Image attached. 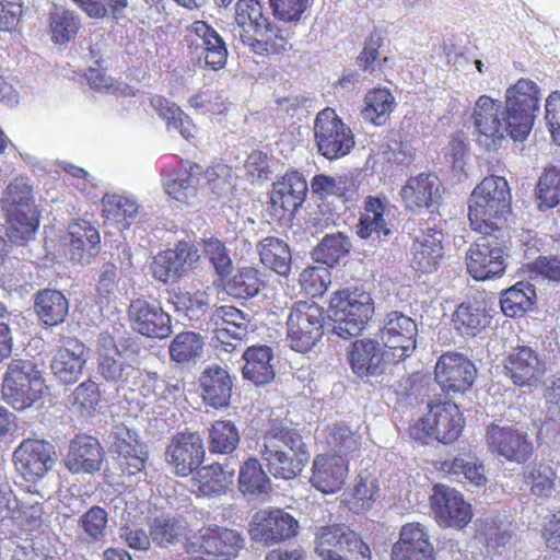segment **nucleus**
I'll list each match as a JSON object with an SVG mask.
<instances>
[{
  "label": "nucleus",
  "instance_id": "f257e3e1",
  "mask_svg": "<svg viewBox=\"0 0 560 560\" xmlns=\"http://www.w3.org/2000/svg\"><path fill=\"white\" fill-rule=\"evenodd\" d=\"M511 212V192L504 177H486L472 190L468 201L470 225L478 232L505 230Z\"/></svg>",
  "mask_w": 560,
  "mask_h": 560
},
{
  "label": "nucleus",
  "instance_id": "f03ea898",
  "mask_svg": "<svg viewBox=\"0 0 560 560\" xmlns=\"http://www.w3.org/2000/svg\"><path fill=\"white\" fill-rule=\"evenodd\" d=\"M269 472L275 478H295L308 460L301 435L294 430H282L265 438L260 450Z\"/></svg>",
  "mask_w": 560,
  "mask_h": 560
},
{
  "label": "nucleus",
  "instance_id": "7ed1b4c3",
  "mask_svg": "<svg viewBox=\"0 0 560 560\" xmlns=\"http://www.w3.org/2000/svg\"><path fill=\"white\" fill-rule=\"evenodd\" d=\"M1 202L7 213V236L11 242L23 245L34 236L39 225L27 180L18 177L11 182Z\"/></svg>",
  "mask_w": 560,
  "mask_h": 560
},
{
  "label": "nucleus",
  "instance_id": "20e7f679",
  "mask_svg": "<svg viewBox=\"0 0 560 560\" xmlns=\"http://www.w3.org/2000/svg\"><path fill=\"white\" fill-rule=\"evenodd\" d=\"M466 254L469 275L487 280L503 275L509 258V238L505 230L482 231Z\"/></svg>",
  "mask_w": 560,
  "mask_h": 560
},
{
  "label": "nucleus",
  "instance_id": "39448f33",
  "mask_svg": "<svg viewBox=\"0 0 560 560\" xmlns=\"http://www.w3.org/2000/svg\"><path fill=\"white\" fill-rule=\"evenodd\" d=\"M45 389L42 372L30 360H12L3 377V398L16 410L38 400Z\"/></svg>",
  "mask_w": 560,
  "mask_h": 560
},
{
  "label": "nucleus",
  "instance_id": "423d86ee",
  "mask_svg": "<svg viewBox=\"0 0 560 560\" xmlns=\"http://www.w3.org/2000/svg\"><path fill=\"white\" fill-rule=\"evenodd\" d=\"M539 88L529 79H518L505 91L504 110L512 127V139L523 141L529 135L539 110Z\"/></svg>",
  "mask_w": 560,
  "mask_h": 560
},
{
  "label": "nucleus",
  "instance_id": "0eeeda50",
  "mask_svg": "<svg viewBox=\"0 0 560 560\" xmlns=\"http://www.w3.org/2000/svg\"><path fill=\"white\" fill-rule=\"evenodd\" d=\"M428 407V413L411 428L410 435L423 443L425 439H434L444 444L454 442L464 427L458 406L445 401Z\"/></svg>",
  "mask_w": 560,
  "mask_h": 560
},
{
  "label": "nucleus",
  "instance_id": "6e6552de",
  "mask_svg": "<svg viewBox=\"0 0 560 560\" xmlns=\"http://www.w3.org/2000/svg\"><path fill=\"white\" fill-rule=\"evenodd\" d=\"M472 120L478 133L477 141L486 150H498L505 136L512 138L509 115L503 109V102L488 95H481L476 101Z\"/></svg>",
  "mask_w": 560,
  "mask_h": 560
},
{
  "label": "nucleus",
  "instance_id": "1a4fd4ad",
  "mask_svg": "<svg viewBox=\"0 0 560 560\" xmlns=\"http://www.w3.org/2000/svg\"><path fill=\"white\" fill-rule=\"evenodd\" d=\"M323 308L313 301L293 304L287 319V339L298 352L312 349L323 335Z\"/></svg>",
  "mask_w": 560,
  "mask_h": 560
},
{
  "label": "nucleus",
  "instance_id": "9d476101",
  "mask_svg": "<svg viewBox=\"0 0 560 560\" xmlns=\"http://www.w3.org/2000/svg\"><path fill=\"white\" fill-rule=\"evenodd\" d=\"M96 354L97 371L106 382L131 385L141 375L133 359L126 350H120L114 337L107 332L98 336Z\"/></svg>",
  "mask_w": 560,
  "mask_h": 560
},
{
  "label": "nucleus",
  "instance_id": "9b49d317",
  "mask_svg": "<svg viewBox=\"0 0 560 560\" xmlns=\"http://www.w3.org/2000/svg\"><path fill=\"white\" fill-rule=\"evenodd\" d=\"M13 463L18 472L36 486L56 463L55 446L44 440L25 439L15 448Z\"/></svg>",
  "mask_w": 560,
  "mask_h": 560
},
{
  "label": "nucleus",
  "instance_id": "f8f14e48",
  "mask_svg": "<svg viewBox=\"0 0 560 560\" xmlns=\"http://www.w3.org/2000/svg\"><path fill=\"white\" fill-rule=\"evenodd\" d=\"M486 440L491 453L512 463L524 464L534 452L527 431L521 428L491 423L487 428Z\"/></svg>",
  "mask_w": 560,
  "mask_h": 560
},
{
  "label": "nucleus",
  "instance_id": "ddd939ff",
  "mask_svg": "<svg viewBox=\"0 0 560 560\" xmlns=\"http://www.w3.org/2000/svg\"><path fill=\"white\" fill-rule=\"evenodd\" d=\"M248 322V315L232 305L217 307L208 324L213 340L218 342L215 347L221 346L223 351L233 352L246 336Z\"/></svg>",
  "mask_w": 560,
  "mask_h": 560
},
{
  "label": "nucleus",
  "instance_id": "4468645a",
  "mask_svg": "<svg viewBox=\"0 0 560 560\" xmlns=\"http://www.w3.org/2000/svg\"><path fill=\"white\" fill-rule=\"evenodd\" d=\"M298 520L282 509L260 510L256 512L249 524L252 539L273 544L291 538L298 534Z\"/></svg>",
  "mask_w": 560,
  "mask_h": 560
},
{
  "label": "nucleus",
  "instance_id": "2eb2a0df",
  "mask_svg": "<svg viewBox=\"0 0 560 560\" xmlns=\"http://www.w3.org/2000/svg\"><path fill=\"white\" fill-rule=\"evenodd\" d=\"M314 136L318 152L332 160L349 152L345 124L336 112L329 107L320 110L315 119Z\"/></svg>",
  "mask_w": 560,
  "mask_h": 560
},
{
  "label": "nucleus",
  "instance_id": "dca6fc26",
  "mask_svg": "<svg viewBox=\"0 0 560 560\" xmlns=\"http://www.w3.org/2000/svg\"><path fill=\"white\" fill-rule=\"evenodd\" d=\"M477 369L465 355L457 352L442 354L434 370L436 383L444 392L464 393L475 381Z\"/></svg>",
  "mask_w": 560,
  "mask_h": 560
},
{
  "label": "nucleus",
  "instance_id": "f3484780",
  "mask_svg": "<svg viewBox=\"0 0 560 560\" xmlns=\"http://www.w3.org/2000/svg\"><path fill=\"white\" fill-rule=\"evenodd\" d=\"M185 38L205 65L217 70L222 68L228 59L225 42L218 32L203 21H195L186 30Z\"/></svg>",
  "mask_w": 560,
  "mask_h": 560
},
{
  "label": "nucleus",
  "instance_id": "a211bd4d",
  "mask_svg": "<svg viewBox=\"0 0 560 560\" xmlns=\"http://www.w3.org/2000/svg\"><path fill=\"white\" fill-rule=\"evenodd\" d=\"M431 500L435 518L440 525L460 529L471 521L470 504L454 488L435 485Z\"/></svg>",
  "mask_w": 560,
  "mask_h": 560
},
{
  "label": "nucleus",
  "instance_id": "6ab92c4d",
  "mask_svg": "<svg viewBox=\"0 0 560 560\" xmlns=\"http://www.w3.org/2000/svg\"><path fill=\"white\" fill-rule=\"evenodd\" d=\"M110 452L118 455V464L122 474L133 476L144 468L147 451L139 443L136 432L124 423L114 424L108 435Z\"/></svg>",
  "mask_w": 560,
  "mask_h": 560
},
{
  "label": "nucleus",
  "instance_id": "aec40b11",
  "mask_svg": "<svg viewBox=\"0 0 560 560\" xmlns=\"http://www.w3.org/2000/svg\"><path fill=\"white\" fill-rule=\"evenodd\" d=\"M131 328L150 338H166L172 332L171 316L156 302L136 299L129 306Z\"/></svg>",
  "mask_w": 560,
  "mask_h": 560
},
{
  "label": "nucleus",
  "instance_id": "412c9836",
  "mask_svg": "<svg viewBox=\"0 0 560 560\" xmlns=\"http://www.w3.org/2000/svg\"><path fill=\"white\" fill-rule=\"evenodd\" d=\"M203 456L202 439L194 432L176 434L165 453L167 464L182 477L192 474L201 464Z\"/></svg>",
  "mask_w": 560,
  "mask_h": 560
},
{
  "label": "nucleus",
  "instance_id": "4be33fe9",
  "mask_svg": "<svg viewBox=\"0 0 560 560\" xmlns=\"http://www.w3.org/2000/svg\"><path fill=\"white\" fill-rule=\"evenodd\" d=\"M417 324L401 312L387 314L381 329V338L384 345L393 350V355L398 359L410 357L416 348Z\"/></svg>",
  "mask_w": 560,
  "mask_h": 560
},
{
  "label": "nucleus",
  "instance_id": "5701e85b",
  "mask_svg": "<svg viewBox=\"0 0 560 560\" xmlns=\"http://www.w3.org/2000/svg\"><path fill=\"white\" fill-rule=\"evenodd\" d=\"M90 359L89 349L78 339H68L54 353L50 370L63 384H74Z\"/></svg>",
  "mask_w": 560,
  "mask_h": 560
},
{
  "label": "nucleus",
  "instance_id": "b1692460",
  "mask_svg": "<svg viewBox=\"0 0 560 560\" xmlns=\"http://www.w3.org/2000/svg\"><path fill=\"white\" fill-rule=\"evenodd\" d=\"M200 258L195 245L180 242L174 249L158 254L152 262L153 277L166 283L182 277Z\"/></svg>",
  "mask_w": 560,
  "mask_h": 560
},
{
  "label": "nucleus",
  "instance_id": "393cba45",
  "mask_svg": "<svg viewBox=\"0 0 560 560\" xmlns=\"http://www.w3.org/2000/svg\"><path fill=\"white\" fill-rule=\"evenodd\" d=\"M443 232L428 228L417 235L409 252L411 268L421 273H431L438 269L443 258Z\"/></svg>",
  "mask_w": 560,
  "mask_h": 560
},
{
  "label": "nucleus",
  "instance_id": "a878e982",
  "mask_svg": "<svg viewBox=\"0 0 560 560\" xmlns=\"http://www.w3.org/2000/svg\"><path fill=\"white\" fill-rule=\"evenodd\" d=\"M347 476V458L336 454H322L313 460L310 482L316 490L325 494H331L342 488Z\"/></svg>",
  "mask_w": 560,
  "mask_h": 560
},
{
  "label": "nucleus",
  "instance_id": "bb28decb",
  "mask_svg": "<svg viewBox=\"0 0 560 560\" xmlns=\"http://www.w3.org/2000/svg\"><path fill=\"white\" fill-rule=\"evenodd\" d=\"M506 375L517 386L533 385L540 381L545 373V364L529 347L513 349L505 359Z\"/></svg>",
  "mask_w": 560,
  "mask_h": 560
},
{
  "label": "nucleus",
  "instance_id": "cd10ccee",
  "mask_svg": "<svg viewBox=\"0 0 560 560\" xmlns=\"http://www.w3.org/2000/svg\"><path fill=\"white\" fill-rule=\"evenodd\" d=\"M267 23L268 19L262 14L261 4L257 0H238L231 32L234 38L252 48Z\"/></svg>",
  "mask_w": 560,
  "mask_h": 560
},
{
  "label": "nucleus",
  "instance_id": "c85d7f7f",
  "mask_svg": "<svg viewBox=\"0 0 560 560\" xmlns=\"http://www.w3.org/2000/svg\"><path fill=\"white\" fill-rule=\"evenodd\" d=\"M400 196L410 210L427 208L434 212L441 200L440 180L434 174L411 177L401 188Z\"/></svg>",
  "mask_w": 560,
  "mask_h": 560
},
{
  "label": "nucleus",
  "instance_id": "c756f323",
  "mask_svg": "<svg viewBox=\"0 0 560 560\" xmlns=\"http://www.w3.org/2000/svg\"><path fill=\"white\" fill-rule=\"evenodd\" d=\"M102 463L103 450L96 439L81 435L71 440L65 465L72 474H93Z\"/></svg>",
  "mask_w": 560,
  "mask_h": 560
},
{
  "label": "nucleus",
  "instance_id": "7c9ffc66",
  "mask_svg": "<svg viewBox=\"0 0 560 560\" xmlns=\"http://www.w3.org/2000/svg\"><path fill=\"white\" fill-rule=\"evenodd\" d=\"M197 539L202 551L224 560L236 557L244 547V540L236 530L219 526L201 528Z\"/></svg>",
  "mask_w": 560,
  "mask_h": 560
},
{
  "label": "nucleus",
  "instance_id": "2f4dec72",
  "mask_svg": "<svg viewBox=\"0 0 560 560\" xmlns=\"http://www.w3.org/2000/svg\"><path fill=\"white\" fill-rule=\"evenodd\" d=\"M386 369L381 345L369 338L352 342V373L360 377H376Z\"/></svg>",
  "mask_w": 560,
  "mask_h": 560
},
{
  "label": "nucleus",
  "instance_id": "473e14b6",
  "mask_svg": "<svg viewBox=\"0 0 560 560\" xmlns=\"http://www.w3.org/2000/svg\"><path fill=\"white\" fill-rule=\"evenodd\" d=\"M307 184L298 172H288L273 185L271 205L277 209L293 213L304 202Z\"/></svg>",
  "mask_w": 560,
  "mask_h": 560
},
{
  "label": "nucleus",
  "instance_id": "72a5a7b5",
  "mask_svg": "<svg viewBox=\"0 0 560 560\" xmlns=\"http://www.w3.org/2000/svg\"><path fill=\"white\" fill-rule=\"evenodd\" d=\"M68 252L78 262H89L97 254L101 242L98 231L89 222H74L69 225Z\"/></svg>",
  "mask_w": 560,
  "mask_h": 560
},
{
  "label": "nucleus",
  "instance_id": "f704fd0d",
  "mask_svg": "<svg viewBox=\"0 0 560 560\" xmlns=\"http://www.w3.org/2000/svg\"><path fill=\"white\" fill-rule=\"evenodd\" d=\"M245 364L242 369L244 378L255 385H265L275 378L273 354L267 346H253L242 355Z\"/></svg>",
  "mask_w": 560,
  "mask_h": 560
},
{
  "label": "nucleus",
  "instance_id": "c9c22d12",
  "mask_svg": "<svg viewBox=\"0 0 560 560\" xmlns=\"http://www.w3.org/2000/svg\"><path fill=\"white\" fill-rule=\"evenodd\" d=\"M44 500L45 494L36 486L28 487L26 495L19 500L12 523L28 533L39 529L45 521Z\"/></svg>",
  "mask_w": 560,
  "mask_h": 560
},
{
  "label": "nucleus",
  "instance_id": "e433bc0d",
  "mask_svg": "<svg viewBox=\"0 0 560 560\" xmlns=\"http://www.w3.org/2000/svg\"><path fill=\"white\" fill-rule=\"evenodd\" d=\"M202 397L213 408L226 407L230 404L232 380L220 366L208 368L201 376Z\"/></svg>",
  "mask_w": 560,
  "mask_h": 560
},
{
  "label": "nucleus",
  "instance_id": "4c0bfd02",
  "mask_svg": "<svg viewBox=\"0 0 560 560\" xmlns=\"http://www.w3.org/2000/svg\"><path fill=\"white\" fill-rule=\"evenodd\" d=\"M233 478L234 472L224 470L220 464L203 466L191 478V491L205 497L219 495L232 485Z\"/></svg>",
  "mask_w": 560,
  "mask_h": 560
},
{
  "label": "nucleus",
  "instance_id": "58836bf2",
  "mask_svg": "<svg viewBox=\"0 0 560 560\" xmlns=\"http://www.w3.org/2000/svg\"><path fill=\"white\" fill-rule=\"evenodd\" d=\"M107 513L101 506H92L79 518L80 532L77 545L90 547L104 540L107 529Z\"/></svg>",
  "mask_w": 560,
  "mask_h": 560
},
{
  "label": "nucleus",
  "instance_id": "ea45409f",
  "mask_svg": "<svg viewBox=\"0 0 560 560\" xmlns=\"http://www.w3.org/2000/svg\"><path fill=\"white\" fill-rule=\"evenodd\" d=\"M260 261L280 276L291 269V252L288 244L278 237L267 236L258 244Z\"/></svg>",
  "mask_w": 560,
  "mask_h": 560
},
{
  "label": "nucleus",
  "instance_id": "a19ab883",
  "mask_svg": "<svg viewBox=\"0 0 560 560\" xmlns=\"http://www.w3.org/2000/svg\"><path fill=\"white\" fill-rule=\"evenodd\" d=\"M316 541V552L324 560H348L350 538L339 526L322 528Z\"/></svg>",
  "mask_w": 560,
  "mask_h": 560
},
{
  "label": "nucleus",
  "instance_id": "79ce46f5",
  "mask_svg": "<svg viewBox=\"0 0 560 560\" xmlns=\"http://www.w3.org/2000/svg\"><path fill=\"white\" fill-rule=\"evenodd\" d=\"M395 98L386 89H373L364 97L361 117L375 126H383L388 120Z\"/></svg>",
  "mask_w": 560,
  "mask_h": 560
},
{
  "label": "nucleus",
  "instance_id": "37998d69",
  "mask_svg": "<svg viewBox=\"0 0 560 560\" xmlns=\"http://www.w3.org/2000/svg\"><path fill=\"white\" fill-rule=\"evenodd\" d=\"M151 105L159 116L166 121L168 129L174 128L187 140L196 136L197 127L175 103L162 96H154L151 98Z\"/></svg>",
  "mask_w": 560,
  "mask_h": 560
},
{
  "label": "nucleus",
  "instance_id": "c03bdc74",
  "mask_svg": "<svg viewBox=\"0 0 560 560\" xmlns=\"http://www.w3.org/2000/svg\"><path fill=\"white\" fill-rule=\"evenodd\" d=\"M36 313L46 325H58L68 314L69 304L65 295L56 290L39 292L35 301Z\"/></svg>",
  "mask_w": 560,
  "mask_h": 560
},
{
  "label": "nucleus",
  "instance_id": "a18cd8bd",
  "mask_svg": "<svg viewBox=\"0 0 560 560\" xmlns=\"http://www.w3.org/2000/svg\"><path fill=\"white\" fill-rule=\"evenodd\" d=\"M523 474L524 482L534 497L546 499L556 491L557 474L550 465L533 463L525 467Z\"/></svg>",
  "mask_w": 560,
  "mask_h": 560
},
{
  "label": "nucleus",
  "instance_id": "49530a36",
  "mask_svg": "<svg viewBox=\"0 0 560 560\" xmlns=\"http://www.w3.org/2000/svg\"><path fill=\"white\" fill-rule=\"evenodd\" d=\"M203 338L194 331L176 335L170 343L168 352L173 361L179 364L196 363L203 352Z\"/></svg>",
  "mask_w": 560,
  "mask_h": 560
},
{
  "label": "nucleus",
  "instance_id": "de8ad7c7",
  "mask_svg": "<svg viewBox=\"0 0 560 560\" xmlns=\"http://www.w3.org/2000/svg\"><path fill=\"white\" fill-rule=\"evenodd\" d=\"M389 235L390 229L384 219V205L378 198L368 197L364 202V213L361 215L357 234L361 238H369L373 234L378 237L380 234Z\"/></svg>",
  "mask_w": 560,
  "mask_h": 560
},
{
  "label": "nucleus",
  "instance_id": "09e8293b",
  "mask_svg": "<svg viewBox=\"0 0 560 560\" xmlns=\"http://www.w3.org/2000/svg\"><path fill=\"white\" fill-rule=\"evenodd\" d=\"M389 235L390 229L384 219V205L378 198L368 197L364 202V213L361 215L357 234L361 238H369L373 234L378 237L380 234Z\"/></svg>",
  "mask_w": 560,
  "mask_h": 560
},
{
  "label": "nucleus",
  "instance_id": "8fccbe9b",
  "mask_svg": "<svg viewBox=\"0 0 560 560\" xmlns=\"http://www.w3.org/2000/svg\"><path fill=\"white\" fill-rule=\"evenodd\" d=\"M453 322L462 335L475 336L488 325L489 319L482 303L475 301L460 304L453 315Z\"/></svg>",
  "mask_w": 560,
  "mask_h": 560
},
{
  "label": "nucleus",
  "instance_id": "3c124183",
  "mask_svg": "<svg viewBox=\"0 0 560 560\" xmlns=\"http://www.w3.org/2000/svg\"><path fill=\"white\" fill-rule=\"evenodd\" d=\"M535 298L536 293L532 284L517 282L503 292L500 300L501 310L506 316H521L532 308Z\"/></svg>",
  "mask_w": 560,
  "mask_h": 560
},
{
  "label": "nucleus",
  "instance_id": "603ef678",
  "mask_svg": "<svg viewBox=\"0 0 560 560\" xmlns=\"http://www.w3.org/2000/svg\"><path fill=\"white\" fill-rule=\"evenodd\" d=\"M191 167L164 183L165 192L183 205H196L199 192V174Z\"/></svg>",
  "mask_w": 560,
  "mask_h": 560
},
{
  "label": "nucleus",
  "instance_id": "864d4df0",
  "mask_svg": "<svg viewBox=\"0 0 560 560\" xmlns=\"http://www.w3.org/2000/svg\"><path fill=\"white\" fill-rule=\"evenodd\" d=\"M238 486L248 495L266 494L271 489L270 479L256 458H248L241 467Z\"/></svg>",
  "mask_w": 560,
  "mask_h": 560
},
{
  "label": "nucleus",
  "instance_id": "5fc2aeb1",
  "mask_svg": "<svg viewBox=\"0 0 560 560\" xmlns=\"http://www.w3.org/2000/svg\"><path fill=\"white\" fill-rule=\"evenodd\" d=\"M418 548L431 549L433 547L424 526L420 523H408L402 526L399 540L392 548V559H401L402 552L418 551Z\"/></svg>",
  "mask_w": 560,
  "mask_h": 560
},
{
  "label": "nucleus",
  "instance_id": "6e6d98bb",
  "mask_svg": "<svg viewBox=\"0 0 560 560\" xmlns=\"http://www.w3.org/2000/svg\"><path fill=\"white\" fill-rule=\"evenodd\" d=\"M350 291H337L330 301L329 325L334 335L347 340L350 336Z\"/></svg>",
  "mask_w": 560,
  "mask_h": 560
},
{
  "label": "nucleus",
  "instance_id": "4d7b16f0",
  "mask_svg": "<svg viewBox=\"0 0 560 560\" xmlns=\"http://www.w3.org/2000/svg\"><path fill=\"white\" fill-rule=\"evenodd\" d=\"M103 207L107 219L120 223L124 228L129 226L140 212L139 205L133 198L116 194L105 195Z\"/></svg>",
  "mask_w": 560,
  "mask_h": 560
},
{
  "label": "nucleus",
  "instance_id": "13d9d810",
  "mask_svg": "<svg viewBox=\"0 0 560 560\" xmlns=\"http://www.w3.org/2000/svg\"><path fill=\"white\" fill-rule=\"evenodd\" d=\"M80 27L79 18L74 12L61 7H55L49 14V30L51 40L56 44L70 42Z\"/></svg>",
  "mask_w": 560,
  "mask_h": 560
},
{
  "label": "nucleus",
  "instance_id": "bf43d9fd",
  "mask_svg": "<svg viewBox=\"0 0 560 560\" xmlns=\"http://www.w3.org/2000/svg\"><path fill=\"white\" fill-rule=\"evenodd\" d=\"M377 494L376 478L368 469L361 470L352 489V512L359 514L370 510Z\"/></svg>",
  "mask_w": 560,
  "mask_h": 560
},
{
  "label": "nucleus",
  "instance_id": "052dcab7",
  "mask_svg": "<svg viewBox=\"0 0 560 560\" xmlns=\"http://www.w3.org/2000/svg\"><path fill=\"white\" fill-rule=\"evenodd\" d=\"M539 209H550L560 202V160L545 168L537 184Z\"/></svg>",
  "mask_w": 560,
  "mask_h": 560
},
{
  "label": "nucleus",
  "instance_id": "680f3d73",
  "mask_svg": "<svg viewBox=\"0 0 560 560\" xmlns=\"http://www.w3.org/2000/svg\"><path fill=\"white\" fill-rule=\"evenodd\" d=\"M100 399L98 385L92 380H86L73 389L68 398V402L73 412L89 417L96 410Z\"/></svg>",
  "mask_w": 560,
  "mask_h": 560
},
{
  "label": "nucleus",
  "instance_id": "e2e57ef3",
  "mask_svg": "<svg viewBox=\"0 0 560 560\" xmlns=\"http://www.w3.org/2000/svg\"><path fill=\"white\" fill-rule=\"evenodd\" d=\"M184 520L171 516H159L153 520L150 528L151 539L161 547L175 544L186 532Z\"/></svg>",
  "mask_w": 560,
  "mask_h": 560
},
{
  "label": "nucleus",
  "instance_id": "0e129e2a",
  "mask_svg": "<svg viewBox=\"0 0 560 560\" xmlns=\"http://www.w3.org/2000/svg\"><path fill=\"white\" fill-rule=\"evenodd\" d=\"M209 439L211 452L229 454L236 448L240 442V433L232 421L218 420L211 425Z\"/></svg>",
  "mask_w": 560,
  "mask_h": 560
},
{
  "label": "nucleus",
  "instance_id": "69168bd1",
  "mask_svg": "<svg viewBox=\"0 0 560 560\" xmlns=\"http://www.w3.org/2000/svg\"><path fill=\"white\" fill-rule=\"evenodd\" d=\"M375 313L374 301L363 284L352 288V330L361 331L370 326Z\"/></svg>",
  "mask_w": 560,
  "mask_h": 560
},
{
  "label": "nucleus",
  "instance_id": "338daca9",
  "mask_svg": "<svg viewBox=\"0 0 560 560\" xmlns=\"http://www.w3.org/2000/svg\"><path fill=\"white\" fill-rule=\"evenodd\" d=\"M172 302L176 311L189 319L200 318L209 308L210 300L206 291H179L174 294Z\"/></svg>",
  "mask_w": 560,
  "mask_h": 560
},
{
  "label": "nucleus",
  "instance_id": "774afa93",
  "mask_svg": "<svg viewBox=\"0 0 560 560\" xmlns=\"http://www.w3.org/2000/svg\"><path fill=\"white\" fill-rule=\"evenodd\" d=\"M348 237L341 233L327 235L314 250V257L329 267L338 265L348 253Z\"/></svg>",
  "mask_w": 560,
  "mask_h": 560
}]
</instances>
